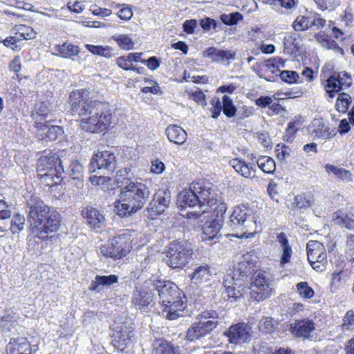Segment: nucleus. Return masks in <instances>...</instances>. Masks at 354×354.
I'll return each instance as SVG.
<instances>
[{
	"label": "nucleus",
	"instance_id": "72a5a7b5",
	"mask_svg": "<svg viewBox=\"0 0 354 354\" xmlns=\"http://www.w3.org/2000/svg\"><path fill=\"white\" fill-rule=\"evenodd\" d=\"M315 37L316 41L319 43L323 48L333 50L335 53H340L342 55H344L343 48L339 47L334 40L325 37L324 35L322 33H317Z\"/></svg>",
	"mask_w": 354,
	"mask_h": 354
},
{
	"label": "nucleus",
	"instance_id": "393cba45",
	"mask_svg": "<svg viewBox=\"0 0 354 354\" xmlns=\"http://www.w3.org/2000/svg\"><path fill=\"white\" fill-rule=\"evenodd\" d=\"M213 269L206 263L196 265L192 273L189 274L192 281L196 284H201L210 279L212 275Z\"/></svg>",
	"mask_w": 354,
	"mask_h": 354
},
{
	"label": "nucleus",
	"instance_id": "4be33fe9",
	"mask_svg": "<svg viewBox=\"0 0 354 354\" xmlns=\"http://www.w3.org/2000/svg\"><path fill=\"white\" fill-rule=\"evenodd\" d=\"M7 354H33L30 342L26 337L10 338L6 346Z\"/></svg>",
	"mask_w": 354,
	"mask_h": 354
},
{
	"label": "nucleus",
	"instance_id": "864d4df0",
	"mask_svg": "<svg viewBox=\"0 0 354 354\" xmlns=\"http://www.w3.org/2000/svg\"><path fill=\"white\" fill-rule=\"evenodd\" d=\"M342 328L343 330H353L354 329V312L350 310L346 312L342 324Z\"/></svg>",
	"mask_w": 354,
	"mask_h": 354
},
{
	"label": "nucleus",
	"instance_id": "a878e982",
	"mask_svg": "<svg viewBox=\"0 0 354 354\" xmlns=\"http://www.w3.org/2000/svg\"><path fill=\"white\" fill-rule=\"evenodd\" d=\"M243 281V279L236 278L233 280L231 277L229 281L225 280L223 282L225 288V297H227L232 301H236L242 296Z\"/></svg>",
	"mask_w": 354,
	"mask_h": 354
},
{
	"label": "nucleus",
	"instance_id": "412c9836",
	"mask_svg": "<svg viewBox=\"0 0 354 354\" xmlns=\"http://www.w3.org/2000/svg\"><path fill=\"white\" fill-rule=\"evenodd\" d=\"M39 119H37L38 121ZM37 128L41 131L39 135L42 140L45 139L48 141H55L61 138L64 133L62 127L58 125H52L49 121L42 122L41 121L36 122Z\"/></svg>",
	"mask_w": 354,
	"mask_h": 354
},
{
	"label": "nucleus",
	"instance_id": "de8ad7c7",
	"mask_svg": "<svg viewBox=\"0 0 354 354\" xmlns=\"http://www.w3.org/2000/svg\"><path fill=\"white\" fill-rule=\"evenodd\" d=\"M292 27L295 31H304L310 26V17H306L304 16H298L292 24Z\"/></svg>",
	"mask_w": 354,
	"mask_h": 354
},
{
	"label": "nucleus",
	"instance_id": "a19ab883",
	"mask_svg": "<svg viewBox=\"0 0 354 354\" xmlns=\"http://www.w3.org/2000/svg\"><path fill=\"white\" fill-rule=\"evenodd\" d=\"M222 109L225 115L229 118H233L236 113V108L234 105L232 100L227 95H225L222 97Z\"/></svg>",
	"mask_w": 354,
	"mask_h": 354
},
{
	"label": "nucleus",
	"instance_id": "37998d69",
	"mask_svg": "<svg viewBox=\"0 0 354 354\" xmlns=\"http://www.w3.org/2000/svg\"><path fill=\"white\" fill-rule=\"evenodd\" d=\"M26 218L24 216L17 214L11 220L10 230L12 234H19L24 230Z\"/></svg>",
	"mask_w": 354,
	"mask_h": 354
},
{
	"label": "nucleus",
	"instance_id": "3c124183",
	"mask_svg": "<svg viewBox=\"0 0 354 354\" xmlns=\"http://www.w3.org/2000/svg\"><path fill=\"white\" fill-rule=\"evenodd\" d=\"M313 269L317 271H322L326 268L327 264V254L326 251L316 257L314 262H310Z\"/></svg>",
	"mask_w": 354,
	"mask_h": 354
},
{
	"label": "nucleus",
	"instance_id": "c85d7f7f",
	"mask_svg": "<svg viewBox=\"0 0 354 354\" xmlns=\"http://www.w3.org/2000/svg\"><path fill=\"white\" fill-rule=\"evenodd\" d=\"M154 354H180L179 348L162 339H156L153 342Z\"/></svg>",
	"mask_w": 354,
	"mask_h": 354
},
{
	"label": "nucleus",
	"instance_id": "5fc2aeb1",
	"mask_svg": "<svg viewBox=\"0 0 354 354\" xmlns=\"http://www.w3.org/2000/svg\"><path fill=\"white\" fill-rule=\"evenodd\" d=\"M277 156L281 162L286 163V159L290 156L291 149L288 146L278 145L276 149Z\"/></svg>",
	"mask_w": 354,
	"mask_h": 354
},
{
	"label": "nucleus",
	"instance_id": "cd10ccee",
	"mask_svg": "<svg viewBox=\"0 0 354 354\" xmlns=\"http://www.w3.org/2000/svg\"><path fill=\"white\" fill-rule=\"evenodd\" d=\"M230 165L232 166L235 171L245 178H252L254 176L256 167L254 165L246 163L245 161L234 158L230 161Z\"/></svg>",
	"mask_w": 354,
	"mask_h": 354
},
{
	"label": "nucleus",
	"instance_id": "20e7f679",
	"mask_svg": "<svg viewBox=\"0 0 354 354\" xmlns=\"http://www.w3.org/2000/svg\"><path fill=\"white\" fill-rule=\"evenodd\" d=\"M147 284L157 292L159 303L163 307L164 316L167 319L175 320L183 316V313L186 308V297L176 283L152 276L147 279Z\"/></svg>",
	"mask_w": 354,
	"mask_h": 354
},
{
	"label": "nucleus",
	"instance_id": "052dcab7",
	"mask_svg": "<svg viewBox=\"0 0 354 354\" xmlns=\"http://www.w3.org/2000/svg\"><path fill=\"white\" fill-rule=\"evenodd\" d=\"M165 169V166L164 162L156 159L151 162V171L152 173L160 174H162Z\"/></svg>",
	"mask_w": 354,
	"mask_h": 354
},
{
	"label": "nucleus",
	"instance_id": "603ef678",
	"mask_svg": "<svg viewBox=\"0 0 354 354\" xmlns=\"http://www.w3.org/2000/svg\"><path fill=\"white\" fill-rule=\"evenodd\" d=\"M279 76L282 81L288 84L296 83L299 77L297 72L288 70L280 71Z\"/></svg>",
	"mask_w": 354,
	"mask_h": 354
},
{
	"label": "nucleus",
	"instance_id": "9b49d317",
	"mask_svg": "<svg viewBox=\"0 0 354 354\" xmlns=\"http://www.w3.org/2000/svg\"><path fill=\"white\" fill-rule=\"evenodd\" d=\"M214 212L209 219H208L203 227V241H218L221 234L219 232L223 225L224 216L227 209V204L223 202H219L215 207L212 208Z\"/></svg>",
	"mask_w": 354,
	"mask_h": 354
},
{
	"label": "nucleus",
	"instance_id": "f257e3e1",
	"mask_svg": "<svg viewBox=\"0 0 354 354\" xmlns=\"http://www.w3.org/2000/svg\"><path fill=\"white\" fill-rule=\"evenodd\" d=\"M70 111L73 115L86 116L80 120V127L89 133H100L111 125L112 111L106 101L89 100L86 89L72 91L68 97Z\"/></svg>",
	"mask_w": 354,
	"mask_h": 354
},
{
	"label": "nucleus",
	"instance_id": "a18cd8bd",
	"mask_svg": "<svg viewBox=\"0 0 354 354\" xmlns=\"http://www.w3.org/2000/svg\"><path fill=\"white\" fill-rule=\"evenodd\" d=\"M265 66L270 69L272 73H277L280 72V67H286V61L279 57H272L265 62Z\"/></svg>",
	"mask_w": 354,
	"mask_h": 354
},
{
	"label": "nucleus",
	"instance_id": "0eeeda50",
	"mask_svg": "<svg viewBox=\"0 0 354 354\" xmlns=\"http://www.w3.org/2000/svg\"><path fill=\"white\" fill-rule=\"evenodd\" d=\"M193 255V245L189 241L176 239L168 245L166 263L171 269H183L189 263Z\"/></svg>",
	"mask_w": 354,
	"mask_h": 354
},
{
	"label": "nucleus",
	"instance_id": "69168bd1",
	"mask_svg": "<svg viewBox=\"0 0 354 354\" xmlns=\"http://www.w3.org/2000/svg\"><path fill=\"white\" fill-rule=\"evenodd\" d=\"M192 100H194L198 105L205 106L206 105L205 95V94L199 91H196L192 95Z\"/></svg>",
	"mask_w": 354,
	"mask_h": 354
},
{
	"label": "nucleus",
	"instance_id": "f3484780",
	"mask_svg": "<svg viewBox=\"0 0 354 354\" xmlns=\"http://www.w3.org/2000/svg\"><path fill=\"white\" fill-rule=\"evenodd\" d=\"M251 333L252 327L248 324L239 322L232 325L223 335L231 344H239L249 342Z\"/></svg>",
	"mask_w": 354,
	"mask_h": 354
},
{
	"label": "nucleus",
	"instance_id": "8fccbe9b",
	"mask_svg": "<svg viewBox=\"0 0 354 354\" xmlns=\"http://www.w3.org/2000/svg\"><path fill=\"white\" fill-rule=\"evenodd\" d=\"M258 328L261 333L268 334L274 331L275 326L272 318L263 317L259 321Z\"/></svg>",
	"mask_w": 354,
	"mask_h": 354
},
{
	"label": "nucleus",
	"instance_id": "e433bc0d",
	"mask_svg": "<svg viewBox=\"0 0 354 354\" xmlns=\"http://www.w3.org/2000/svg\"><path fill=\"white\" fill-rule=\"evenodd\" d=\"M256 162L258 167L266 174H272L276 169L274 160L269 156H260Z\"/></svg>",
	"mask_w": 354,
	"mask_h": 354
},
{
	"label": "nucleus",
	"instance_id": "c03bdc74",
	"mask_svg": "<svg viewBox=\"0 0 354 354\" xmlns=\"http://www.w3.org/2000/svg\"><path fill=\"white\" fill-rule=\"evenodd\" d=\"M297 292L303 299H309L314 297L315 291L306 281L299 282L296 285Z\"/></svg>",
	"mask_w": 354,
	"mask_h": 354
},
{
	"label": "nucleus",
	"instance_id": "c9c22d12",
	"mask_svg": "<svg viewBox=\"0 0 354 354\" xmlns=\"http://www.w3.org/2000/svg\"><path fill=\"white\" fill-rule=\"evenodd\" d=\"M57 48L63 58H71L80 53V48L77 46L67 42L57 46Z\"/></svg>",
	"mask_w": 354,
	"mask_h": 354
},
{
	"label": "nucleus",
	"instance_id": "338daca9",
	"mask_svg": "<svg viewBox=\"0 0 354 354\" xmlns=\"http://www.w3.org/2000/svg\"><path fill=\"white\" fill-rule=\"evenodd\" d=\"M313 125H317V128L313 131V134L317 138H322L324 133L323 131H324L325 129L324 124L320 122L319 120H315Z\"/></svg>",
	"mask_w": 354,
	"mask_h": 354
},
{
	"label": "nucleus",
	"instance_id": "09e8293b",
	"mask_svg": "<svg viewBox=\"0 0 354 354\" xmlns=\"http://www.w3.org/2000/svg\"><path fill=\"white\" fill-rule=\"evenodd\" d=\"M119 46L124 50H131L133 47L134 43L131 38L127 35H115L113 37Z\"/></svg>",
	"mask_w": 354,
	"mask_h": 354
},
{
	"label": "nucleus",
	"instance_id": "39448f33",
	"mask_svg": "<svg viewBox=\"0 0 354 354\" xmlns=\"http://www.w3.org/2000/svg\"><path fill=\"white\" fill-rule=\"evenodd\" d=\"M149 188L139 182H130L121 188L119 198L115 202V210L121 218H127L140 210L149 201Z\"/></svg>",
	"mask_w": 354,
	"mask_h": 354
},
{
	"label": "nucleus",
	"instance_id": "6e6d98bb",
	"mask_svg": "<svg viewBox=\"0 0 354 354\" xmlns=\"http://www.w3.org/2000/svg\"><path fill=\"white\" fill-rule=\"evenodd\" d=\"M212 107L210 109L212 113V118L214 119L218 118L220 115L222 109L221 102L219 98H214L211 100Z\"/></svg>",
	"mask_w": 354,
	"mask_h": 354
},
{
	"label": "nucleus",
	"instance_id": "f8f14e48",
	"mask_svg": "<svg viewBox=\"0 0 354 354\" xmlns=\"http://www.w3.org/2000/svg\"><path fill=\"white\" fill-rule=\"evenodd\" d=\"M118 165V158L115 153L105 150L95 153L90 162L89 169L104 175H109L114 172Z\"/></svg>",
	"mask_w": 354,
	"mask_h": 354
},
{
	"label": "nucleus",
	"instance_id": "680f3d73",
	"mask_svg": "<svg viewBox=\"0 0 354 354\" xmlns=\"http://www.w3.org/2000/svg\"><path fill=\"white\" fill-rule=\"evenodd\" d=\"M272 102V97L267 95L260 96L259 98L255 100V104L261 108L270 107Z\"/></svg>",
	"mask_w": 354,
	"mask_h": 354
},
{
	"label": "nucleus",
	"instance_id": "a211bd4d",
	"mask_svg": "<svg viewBox=\"0 0 354 354\" xmlns=\"http://www.w3.org/2000/svg\"><path fill=\"white\" fill-rule=\"evenodd\" d=\"M257 258V256L251 252L242 255L239 258L238 263L234 266L232 279L233 280L234 278L243 279L244 277H247L248 274H250L254 271Z\"/></svg>",
	"mask_w": 354,
	"mask_h": 354
},
{
	"label": "nucleus",
	"instance_id": "0e129e2a",
	"mask_svg": "<svg viewBox=\"0 0 354 354\" xmlns=\"http://www.w3.org/2000/svg\"><path fill=\"white\" fill-rule=\"evenodd\" d=\"M197 26V21L196 19L186 20L183 23V30L187 34H192Z\"/></svg>",
	"mask_w": 354,
	"mask_h": 354
},
{
	"label": "nucleus",
	"instance_id": "5701e85b",
	"mask_svg": "<svg viewBox=\"0 0 354 354\" xmlns=\"http://www.w3.org/2000/svg\"><path fill=\"white\" fill-rule=\"evenodd\" d=\"M203 57L210 59L213 62L224 63L225 61L234 59L236 53L215 47H209L203 51Z\"/></svg>",
	"mask_w": 354,
	"mask_h": 354
},
{
	"label": "nucleus",
	"instance_id": "e2e57ef3",
	"mask_svg": "<svg viewBox=\"0 0 354 354\" xmlns=\"http://www.w3.org/2000/svg\"><path fill=\"white\" fill-rule=\"evenodd\" d=\"M295 202L296 205L299 208H302L305 207H309L310 205V202L308 198L305 195H297L295 197Z\"/></svg>",
	"mask_w": 354,
	"mask_h": 354
},
{
	"label": "nucleus",
	"instance_id": "bb28decb",
	"mask_svg": "<svg viewBox=\"0 0 354 354\" xmlns=\"http://www.w3.org/2000/svg\"><path fill=\"white\" fill-rule=\"evenodd\" d=\"M168 140L176 145H183L187 139L186 131L176 124L169 125L165 131Z\"/></svg>",
	"mask_w": 354,
	"mask_h": 354
},
{
	"label": "nucleus",
	"instance_id": "6e6552de",
	"mask_svg": "<svg viewBox=\"0 0 354 354\" xmlns=\"http://www.w3.org/2000/svg\"><path fill=\"white\" fill-rule=\"evenodd\" d=\"M255 222L254 216L251 214V209L245 205H237L234 207L230 216L229 226L232 231L236 232L233 236L237 238H249L253 236V232H249Z\"/></svg>",
	"mask_w": 354,
	"mask_h": 354
},
{
	"label": "nucleus",
	"instance_id": "7c9ffc66",
	"mask_svg": "<svg viewBox=\"0 0 354 354\" xmlns=\"http://www.w3.org/2000/svg\"><path fill=\"white\" fill-rule=\"evenodd\" d=\"M333 221L335 225L354 231V215H349L342 211L333 213Z\"/></svg>",
	"mask_w": 354,
	"mask_h": 354
},
{
	"label": "nucleus",
	"instance_id": "4d7b16f0",
	"mask_svg": "<svg viewBox=\"0 0 354 354\" xmlns=\"http://www.w3.org/2000/svg\"><path fill=\"white\" fill-rule=\"evenodd\" d=\"M35 112L40 117V120L46 118L49 113L48 103L46 102H41L37 104Z\"/></svg>",
	"mask_w": 354,
	"mask_h": 354
},
{
	"label": "nucleus",
	"instance_id": "b1692460",
	"mask_svg": "<svg viewBox=\"0 0 354 354\" xmlns=\"http://www.w3.org/2000/svg\"><path fill=\"white\" fill-rule=\"evenodd\" d=\"M82 215L86 220L87 224L92 228L100 229L104 225V215L95 208L86 207L82 211Z\"/></svg>",
	"mask_w": 354,
	"mask_h": 354
},
{
	"label": "nucleus",
	"instance_id": "c756f323",
	"mask_svg": "<svg viewBox=\"0 0 354 354\" xmlns=\"http://www.w3.org/2000/svg\"><path fill=\"white\" fill-rule=\"evenodd\" d=\"M118 277L115 274L96 275L95 280L91 283L90 290L95 292L101 290V286H109L118 283Z\"/></svg>",
	"mask_w": 354,
	"mask_h": 354
},
{
	"label": "nucleus",
	"instance_id": "aec40b11",
	"mask_svg": "<svg viewBox=\"0 0 354 354\" xmlns=\"http://www.w3.org/2000/svg\"><path fill=\"white\" fill-rule=\"evenodd\" d=\"M346 77V80L343 81V78H340L341 73H333L326 80L324 89L330 98H333L337 93L342 90L343 87H350L352 84V79L351 75L348 73H343Z\"/></svg>",
	"mask_w": 354,
	"mask_h": 354
},
{
	"label": "nucleus",
	"instance_id": "423d86ee",
	"mask_svg": "<svg viewBox=\"0 0 354 354\" xmlns=\"http://www.w3.org/2000/svg\"><path fill=\"white\" fill-rule=\"evenodd\" d=\"M221 317L214 310H204L195 317V321L187 330L186 339L195 342L210 335L220 323Z\"/></svg>",
	"mask_w": 354,
	"mask_h": 354
},
{
	"label": "nucleus",
	"instance_id": "49530a36",
	"mask_svg": "<svg viewBox=\"0 0 354 354\" xmlns=\"http://www.w3.org/2000/svg\"><path fill=\"white\" fill-rule=\"evenodd\" d=\"M67 173L71 178L84 177V167L79 160H73L68 168Z\"/></svg>",
	"mask_w": 354,
	"mask_h": 354
},
{
	"label": "nucleus",
	"instance_id": "ea45409f",
	"mask_svg": "<svg viewBox=\"0 0 354 354\" xmlns=\"http://www.w3.org/2000/svg\"><path fill=\"white\" fill-rule=\"evenodd\" d=\"M351 102V97L348 94L344 92L340 93L338 95L335 104L336 109L339 113H344L348 111Z\"/></svg>",
	"mask_w": 354,
	"mask_h": 354
},
{
	"label": "nucleus",
	"instance_id": "f03ea898",
	"mask_svg": "<svg viewBox=\"0 0 354 354\" xmlns=\"http://www.w3.org/2000/svg\"><path fill=\"white\" fill-rule=\"evenodd\" d=\"M27 206L28 227L35 236L46 240L48 238V234L59 229L61 215L40 198L32 197L27 203Z\"/></svg>",
	"mask_w": 354,
	"mask_h": 354
},
{
	"label": "nucleus",
	"instance_id": "2eb2a0df",
	"mask_svg": "<svg viewBox=\"0 0 354 354\" xmlns=\"http://www.w3.org/2000/svg\"><path fill=\"white\" fill-rule=\"evenodd\" d=\"M315 330V322L308 318L294 319L289 325V331L296 338L308 339Z\"/></svg>",
	"mask_w": 354,
	"mask_h": 354
},
{
	"label": "nucleus",
	"instance_id": "774afa93",
	"mask_svg": "<svg viewBox=\"0 0 354 354\" xmlns=\"http://www.w3.org/2000/svg\"><path fill=\"white\" fill-rule=\"evenodd\" d=\"M118 17L122 20H129L133 16V12L129 7H124L118 12Z\"/></svg>",
	"mask_w": 354,
	"mask_h": 354
},
{
	"label": "nucleus",
	"instance_id": "f704fd0d",
	"mask_svg": "<svg viewBox=\"0 0 354 354\" xmlns=\"http://www.w3.org/2000/svg\"><path fill=\"white\" fill-rule=\"evenodd\" d=\"M300 44L295 35H288L283 39V52L288 55L296 54L299 51Z\"/></svg>",
	"mask_w": 354,
	"mask_h": 354
},
{
	"label": "nucleus",
	"instance_id": "13d9d810",
	"mask_svg": "<svg viewBox=\"0 0 354 354\" xmlns=\"http://www.w3.org/2000/svg\"><path fill=\"white\" fill-rule=\"evenodd\" d=\"M116 63L119 67L125 71H136V67L127 60V56L118 57Z\"/></svg>",
	"mask_w": 354,
	"mask_h": 354
},
{
	"label": "nucleus",
	"instance_id": "dca6fc26",
	"mask_svg": "<svg viewBox=\"0 0 354 354\" xmlns=\"http://www.w3.org/2000/svg\"><path fill=\"white\" fill-rule=\"evenodd\" d=\"M170 201V191L168 189H158L147 207L149 216L153 217L162 214L169 207Z\"/></svg>",
	"mask_w": 354,
	"mask_h": 354
},
{
	"label": "nucleus",
	"instance_id": "58836bf2",
	"mask_svg": "<svg viewBox=\"0 0 354 354\" xmlns=\"http://www.w3.org/2000/svg\"><path fill=\"white\" fill-rule=\"evenodd\" d=\"M16 35L19 41L32 39L36 37L37 32L30 26L19 25L17 26Z\"/></svg>",
	"mask_w": 354,
	"mask_h": 354
},
{
	"label": "nucleus",
	"instance_id": "79ce46f5",
	"mask_svg": "<svg viewBox=\"0 0 354 354\" xmlns=\"http://www.w3.org/2000/svg\"><path fill=\"white\" fill-rule=\"evenodd\" d=\"M220 19L223 24L227 26H234L239 21L243 19V16L239 12H234L230 14L223 13L220 15Z\"/></svg>",
	"mask_w": 354,
	"mask_h": 354
},
{
	"label": "nucleus",
	"instance_id": "1a4fd4ad",
	"mask_svg": "<svg viewBox=\"0 0 354 354\" xmlns=\"http://www.w3.org/2000/svg\"><path fill=\"white\" fill-rule=\"evenodd\" d=\"M131 235L127 232H123L110 239L106 245L100 247V254L114 261L122 259L131 251Z\"/></svg>",
	"mask_w": 354,
	"mask_h": 354
},
{
	"label": "nucleus",
	"instance_id": "7ed1b4c3",
	"mask_svg": "<svg viewBox=\"0 0 354 354\" xmlns=\"http://www.w3.org/2000/svg\"><path fill=\"white\" fill-rule=\"evenodd\" d=\"M216 196L210 187L196 183H192L189 189L180 192L177 201L181 212L188 209L187 218H197L221 202Z\"/></svg>",
	"mask_w": 354,
	"mask_h": 354
},
{
	"label": "nucleus",
	"instance_id": "2f4dec72",
	"mask_svg": "<svg viewBox=\"0 0 354 354\" xmlns=\"http://www.w3.org/2000/svg\"><path fill=\"white\" fill-rule=\"evenodd\" d=\"M277 241L279 243L283 250L281 263L282 264L287 263L290 261L292 256V248L289 245L287 236L284 232L278 233L277 235Z\"/></svg>",
	"mask_w": 354,
	"mask_h": 354
},
{
	"label": "nucleus",
	"instance_id": "4c0bfd02",
	"mask_svg": "<svg viewBox=\"0 0 354 354\" xmlns=\"http://www.w3.org/2000/svg\"><path fill=\"white\" fill-rule=\"evenodd\" d=\"M85 48L87 50L95 55L102 56L106 58L111 57L113 56L112 48L110 46H100V45H92L86 44Z\"/></svg>",
	"mask_w": 354,
	"mask_h": 354
},
{
	"label": "nucleus",
	"instance_id": "bf43d9fd",
	"mask_svg": "<svg viewBox=\"0 0 354 354\" xmlns=\"http://www.w3.org/2000/svg\"><path fill=\"white\" fill-rule=\"evenodd\" d=\"M142 64H146L148 68L151 71H154L157 69L160 64V60L156 56H151L149 57L147 60H141Z\"/></svg>",
	"mask_w": 354,
	"mask_h": 354
},
{
	"label": "nucleus",
	"instance_id": "4468645a",
	"mask_svg": "<svg viewBox=\"0 0 354 354\" xmlns=\"http://www.w3.org/2000/svg\"><path fill=\"white\" fill-rule=\"evenodd\" d=\"M147 280L143 286L136 287L133 292L132 302L135 307L142 311L155 304V293L153 288L148 287Z\"/></svg>",
	"mask_w": 354,
	"mask_h": 354
},
{
	"label": "nucleus",
	"instance_id": "6ab92c4d",
	"mask_svg": "<svg viewBox=\"0 0 354 354\" xmlns=\"http://www.w3.org/2000/svg\"><path fill=\"white\" fill-rule=\"evenodd\" d=\"M134 336V328L131 326H124L113 334L111 344L117 350L123 351L133 344Z\"/></svg>",
	"mask_w": 354,
	"mask_h": 354
},
{
	"label": "nucleus",
	"instance_id": "9d476101",
	"mask_svg": "<svg viewBox=\"0 0 354 354\" xmlns=\"http://www.w3.org/2000/svg\"><path fill=\"white\" fill-rule=\"evenodd\" d=\"M37 170L41 178H50L55 183L62 180V174L65 172L59 156L50 151L38 159Z\"/></svg>",
	"mask_w": 354,
	"mask_h": 354
},
{
	"label": "nucleus",
	"instance_id": "ddd939ff",
	"mask_svg": "<svg viewBox=\"0 0 354 354\" xmlns=\"http://www.w3.org/2000/svg\"><path fill=\"white\" fill-rule=\"evenodd\" d=\"M250 297L257 301H263L271 295L270 280L266 276L265 271L254 272L250 279Z\"/></svg>",
	"mask_w": 354,
	"mask_h": 354
},
{
	"label": "nucleus",
	"instance_id": "473e14b6",
	"mask_svg": "<svg viewBox=\"0 0 354 354\" xmlns=\"http://www.w3.org/2000/svg\"><path fill=\"white\" fill-rule=\"evenodd\" d=\"M308 260L310 262H314L316 257L326 251L324 245L318 241H309L306 245Z\"/></svg>",
	"mask_w": 354,
	"mask_h": 354
}]
</instances>
